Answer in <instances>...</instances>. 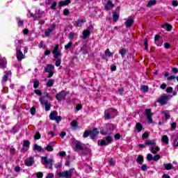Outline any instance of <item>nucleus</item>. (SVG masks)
<instances>
[{
  "label": "nucleus",
  "mask_w": 178,
  "mask_h": 178,
  "mask_svg": "<svg viewBox=\"0 0 178 178\" xmlns=\"http://www.w3.org/2000/svg\"><path fill=\"white\" fill-rule=\"evenodd\" d=\"M15 43L17 49V59L20 62L24 59V55L23 52L20 51V45L23 44V40H17L15 41Z\"/></svg>",
  "instance_id": "f257e3e1"
},
{
  "label": "nucleus",
  "mask_w": 178,
  "mask_h": 178,
  "mask_svg": "<svg viewBox=\"0 0 178 178\" xmlns=\"http://www.w3.org/2000/svg\"><path fill=\"white\" fill-rule=\"evenodd\" d=\"M115 131V124H106L104 128L100 131L102 136H106V134H111L112 131Z\"/></svg>",
  "instance_id": "f03ea898"
},
{
  "label": "nucleus",
  "mask_w": 178,
  "mask_h": 178,
  "mask_svg": "<svg viewBox=\"0 0 178 178\" xmlns=\"http://www.w3.org/2000/svg\"><path fill=\"white\" fill-rule=\"evenodd\" d=\"M118 115V111L115 108H108L104 111V119H113Z\"/></svg>",
  "instance_id": "7ed1b4c3"
},
{
  "label": "nucleus",
  "mask_w": 178,
  "mask_h": 178,
  "mask_svg": "<svg viewBox=\"0 0 178 178\" xmlns=\"http://www.w3.org/2000/svg\"><path fill=\"white\" fill-rule=\"evenodd\" d=\"M41 159L42 165H46L47 169H52V166H54V160L52 159H48L47 156H42Z\"/></svg>",
  "instance_id": "20e7f679"
},
{
  "label": "nucleus",
  "mask_w": 178,
  "mask_h": 178,
  "mask_svg": "<svg viewBox=\"0 0 178 178\" xmlns=\"http://www.w3.org/2000/svg\"><path fill=\"white\" fill-rule=\"evenodd\" d=\"M112 141H113V138H112L111 136H108L105 138V139L99 140L97 144L101 147H104L105 145H109Z\"/></svg>",
  "instance_id": "39448f33"
},
{
  "label": "nucleus",
  "mask_w": 178,
  "mask_h": 178,
  "mask_svg": "<svg viewBox=\"0 0 178 178\" xmlns=\"http://www.w3.org/2000/svg\"><path fill=\"white\" fill-rule=\"evenodd\" d=\"M73 172H74V168H71L67 171L58 172V175L59 177L72 178V173H73Z\"/></svg>",
  "instance_id": "423d86ee"
},
{
  "label": "nucleus",
  "mask_w": 178,
  "mask_h": 178,
  "mask_svg": "<svg viewBox=\"0 0 178 178\" xmlns=\"http://www.w3.org/2000/svg\"><path fill=\"white\" fill-rule=\"evenodd\" d=\"M49 118L51 120H55L56 123H59L62 120L60 116H58V111H54L49 114Z\"/></svg>",
  "instance_id": "0eeeda50"
},
{
  "label": "nucleus",
  "mask_w": 178,
  "mask_h": 178,
  "mask_svg": "<svg viewBox=\"0 0 178 178\" xmlns=\"http://www.w3.org/2000/svg\"><path fill=\"white\" fill-rule=\"evenodd\" d=\"M169 101V95L166 94H163L157 100V102H159L161 105H166Z\"/></svg>",
  "instance_id": "6e6552de"
},
{
  "label": "nucleus",
  "mask_w": 178,
  "mask_h": 178,
  "mask_svg": "<svg viewBox=\"0 0 178 178\" xmlns=\"http://www.w3.org/2000/svg\"><path fill=\"white\" fill-rule=\"evenodd\" d=\"M40 102L42 105H44L46 112L51 109V104L48 103L47 100L44 99V98H40Z\"/></svg>",
  "instance_id": "1a4fd4ad"
},
{
  "label": "nucleus",
  "mask_w": 178,
  "mask_h": 178,
  "mask_svg": "<svg viewBox=\"0 0 178 178\" xmlns=\"http://www.w3.org/2000/svg\"><path fill=\"white\" fill-rule=\"evenodd\" d=\"M56 98L58 101H63V99H65V98H66V92H65V90H63V91L58 92L56 95Z\"/></svg>",
  "instance_id": "9d476101"
},
{
  "label": "nucleus",
  "mask_w": 178,
  "mask_h": 178,
  "mask_svg": "<svg viewBox=\"0 0 178 178\" xmlns=\"http://www.w3.org/2000/svg\"><path fill=\"white\" fill-rule=\"evenodd\" d=\"M99 134V131H98V129L95 128L92 130H90V138L92 140H95L97 137H98V135Z\"/></svg>",
  "instance_id": "9b49d317"
},
{
  "label": "nucleus",
  "mask_w": 178,
  "mask_h": 178,
  "mask_svg": "<svg viewBox=\"0 0 178 178\" xmlns=\"http://www.w3.org/2000/svg\"><path fill=\"white\" fill-rule=\"evenodd\" d=\"M55 29H56V24H53L51 26V28H48L45 32H44V35H46V37H49V35H51V33H52V31H54V30H55Z\"/></svg>",
  "instance_id": "f8f14e48"
},
{
  "label": "nucleus",
  "mask_w": 178,
  "mask_h": 178,
  "mask_svg": "<svg viewBox=\"0 0 178 178\" xmlns=\"http://www.w3.org/2000/svg\"><path fill=\"white\" fill-rule=\"evenodd\" d=\"M145 113L147 118L148 123H152V113H151L150 109H146Z\"/></svg>",
  "instance_id": "ddd939ff"
},
{
  "label": "nucleus",
  "mask_w": 178,
  "mask_h": 178,
  "mask_svg": "<svg viewBox=\"0 0 178 178\" xmlns=\"http://www.w3.org/2000/svg\"><path fill=\"white\" fill-rule=\"evenodd\" d=\"M145 145H148L149 147H155L156 145V142L154 140H146L145 141Z\"/></svg>",
  "instance_id": "4468645a"
},
{
  "label": "nucleus",
  "mask_w": 178,
  "mask_h": 178,
  "mask_svg": "<svg viewBox=\"0 0 178 178\" xmlns=\"http://www.w3.org/2000/svg\"><path fill=\"white\" fill-rule=\"evenodd\" d=\"M34 163V157H29L25 161L26 166H33Z\"/></svg>",
  "instance_id": "2eb2a0df"
},
{
  "label": "nucleus",
  "mask_w": 178,
  "mask_h": 178,
  "mask_svg": "<svg viewBox=\"0 0 178 178\" xmlns=\"http://www.w3.org/2000/svg\"><path fill=\"white\" fill-rule=\"evenodd\" d=\"M113 6H115V5L113 3H112V1L108 0L104 6V8L106 10H109L112 9V8H113Z\"/></svg>",
  "instance_id": "dca6fc26"
},
{
  "label": "nucleus",
  "mask_w": 178,
  "mask_h": 178,
  "mask_svg": "<svg viewBox=\"0 0 178 178\" xmlns=\"http://www.w3.org/2000/svg\"><path fill=\"white\" fill-rule=\"evenodd\" d=\"M6 67V58L0 56V68L3 69Z\"/></svg>",
  "instance_id": "f3484780"
},
{
  "label": "nucleus",
  "mask_w": 178,
  "mask_h": 178,
  "mask_svg": "<svg viewBox=\"0 0 178 178\" xmlns=\"http://www.w3.org/2000/svg\"><path fill=\"white\" fill-rule=\"evenodd\" d=\"M161 36L159 35H156L154 37L155 44L158 45V47H161L162 45V42L159 41Z\"/></svg>",
  "instance_id": "a211bd4d"
},
{
  "label": "nucleus",
  "mask_w": 178,
  "mask_h": 178,
  "mask_svg": "<svg viewBox=\"0 0 178 178\" xmlns=\"http://www.w3.org/2000/svg\"><path fill=\"white\" fill-rule=\"evenodd\" d=\"M134 23V19H128L125 22V26L127 28L131 27L133 26V24Z\"/></svg>",
  "instance_id": "6ab92c4d"
},
{
  "label": "nucleus",
  "mask_w": 178,
  "mask_h": 178,
  "mask_svg": "<svg viewBox=\"0 0 178 178\" xmlns=\"http://www.w3.org/2000/svg\"><path fill=\"white\" fill-rule=\"evenodd\" d=\"M149 150L152 154H155L158 153V151H159V147L155 145L154 147H151Z\"/></svg>",
  "instance_id": "aec40b11"
},
{
  "label": "nucleus",
  "mask_w": 178,
  "mask_h": 178,
  "mask_svg": "<svg viewBox=\"0 0 178 178\" xmlns=\"http://www.w3.org/2000/svg\"><path fill=\"white\" fill-rule=\"evenodd\" d=\"M55 67L52 65H47V67L44 68V72H46L47 73H51V72H52V70H54Z\"/></svg>",
  "instance_id": "412c9836"
},
{
  "label": "nucleus",
  "mask_w": 178,
  "mask_h": 178,
  "mask_svg": "<svg viewBox=\"0 0 178 178\" xmlns=\"http://www.w3.org/2000/svg\"><path fill=\"white\" fill-rule=\"evenodd\" d=\"M69 3H70V0H65L64 1H59L58 2V5L59 6L62 7V6H67Z\"/></svg>",
  "instance_id": "4be33fe9"
},
{
  "label": "nucleus",
  "mask_w": 178,
  "mask_h": 178,
  "mask_svg": "<svg viewBox=\"0 0 178 178\" xmlns=\"http://www.w3.org/2000/svg\"><path fill=\"white\" fill-rule=\"evenodd\" d=\"M140 91H143V92H148L149 88L147 85H143L140 86Z\"/></svg>",
  "instance_id": "5701e85b"
},
{
  "label": "nucleus",
  "mask_w": 178,
  "mask_h": 178,
  "mask_svg": "<svg viewBox=\"0 0 178 178\" xmlns=\"http://www.w3.org/2000/svg\"><path fill=\"white\" fill-rule=\"evenodd\" d=\"M163 166L165 167V170H172L173 165L172 163H164Z\"/></svg>",
  "instance_id": "b1692460"
},
{
  "label": "nucleus",
  "mask_w": 178,
  "mask_h": 178,
  "mask_svg": "<svg viewBox=\"0 0 178 178\" xmlns=\"http://www.w3.org/2000/svg\"><path fill=\"white\" fill-rule=\"evenodd\" d=\"M119 54H120L122 58H124V56H126V54H127V49H121L119 50Z\"/></svg>",
  "instance_id": "393cba45"
},
{
  "label": "nucleus",
  "mask_w": 178,
  "mask_h": 178,
  "mask_svg": "<svg viewBox=\"0 0 178 178\" xmlns=\"http://www.w3.org/2000/svg\"><path fill=\"white\" fill-rule=\"evenodd\" d=\"M90 34V31H88V30H84V31H83V36H82V38H83L84 40H86V38H87V37H89Z\"/></svg>",
  "instance_id": "a878e982"
},
{
  "label": "nucleus",
  "mask_w": 178,
  "mask_h": 178,
  "mask_svg": "<svg viewBox=\"0 0 178 178\" xmlns=\"http://www.w3.org/2000/svg\"><path fill=\"white\" fill-rule=\"evenodd\" d=\"M154 5H156V1L150 0L147 4V8H151V6H154Z\"/></svg>",
  "instance_id": "bb28decb"
},
{
  "label": "nucleus",
  "mask_w": 178,
  "mask_h": 178,
  "mask_svg": "<svg viewBox=\"0 0 178 178\" xmlns=\"http://www.w3.org/2000/svg\"><path fill=\"white\" fill-rule=\"evenodd\" d=\"M136 129L138 130V133L143 130V124L140 122H137L136 124Z\"/></svg>",
  "instance_id": "cd10ccee"
},
{
  "label": "nucleus",
  "mask_w": 178,
  "mask_h": 178,
  "mask_svg": "<svg viewBox=\"0 0 178 178\" xmlns=\"http://www.w3.org/2000/svg\"><path fill=\"white\" fill-rule=\"evenodd\" d=\"M137 162L140 165H143V162H144V156H143L141 155L138 156Z\"/></svg>",
  "instance_id": "c85d7f7f"
},
{
  "label": "nucleus",
  "mask_w": 178,
  "mask_h": 178,
  "mask_svg": "<svg viewBox=\"0 0 178 178\" xmlns=\"http://www.w3.org/2000/svg\"><path fill=\"white\" fill-rule=\"evenodd\" d=\"M40 87V81L37 79L33 80V88L37 89Z\"/></svg>",
  "instance_id": "c756f323"
},
{
  "label": "nucleus",
  "mask_w": 178,
  "mask_h": 178,
  "mask_svg": "<svg viewBox=\"0 0 178 178\" xmlns=\"http://www.w3.org/2000/svg\"><path fill=\"white\" fill-rule=\"evenodd\" d=\"M33 149L34 151H38L39 152H41V151H42V147L37 144H35Z\"/></svg>",
  "instance_id": "7c9ffc66"
},
{
  "label": "nucleus",
  "mask_w": 178,
  "mask_h": 178,
  "mask_svg": "<svg viewBox=\"0 0 178 178\" xmlns=\"http://www.w3.org/2000/svg\"><path fill=\"white\" fill-rule=\"evenodd\" d=\"M104 54L106 56H108V58H111V56H113V53L111 52L109 49H106V51H104Z\"/></svg>",
  "instance_id": "2f4dec72"
},
{
  "label": "nucleus",
  "mask_w": 178,
  "mask_h": 178,
  "mask_svg": "<svg viewBox=\"0 0 178 178\" xmlns=\"http://www.w3.org/2000/svg\"><path fill=\"white\" fill-rule=\"evenodd\" d=\"M162 141L163 143H164V144H169V138L168 137V136L166 135L163 136Z\"/></svg>",
  "instance_id": "473e14b6"
},
{
  "label": "nucleus",
  "mask_w": 178,
  "mask_h": 178,
  "mask_svg": "<svg viewBox=\"0 0 178 178\" xmlns=\"http://www.w3.org/2000/svg\"><path fill=\"white\" fill-rule=\"evenodd\" d=\"M163 29H165V30L167 31H170L172 30V25L169 24H165L163 26Z\"/></svg>",
  "instance_id": "72a5a7b5"
},
{
  "label": "nucleus",
  "mask_w": 178,
  "mask_h": 178,
  "mask_svg": "<svg viewBox=\"0 0 178 178\" xmlns=\"http://www.w3.org/2000/svg\"><path fill=\"white\" fill-rule=\"evenodd\" d=\"M75 148H76V149H79V151H83V146L81 145V143H76Z\"/></svg>",
  "instance_id": "f704fd0d"
},
{
  "label": "nucleus",
  "mask_w": 178,
  "mask_h": 178,
  "mask_svg": "<svg viewBox=\"0 0 178 178\" xmlns=\"http://www.w3.org/2000/svg\"><path fill=\"white\" fill-rule=\"evenodd\" d=\"M54 83H55V81H54V79H49L46 85L47 86V87H52V86H54Z\"/></svg>",
  "instance_id": "c9c22d12"
},
{
  "label": "nucleus",
  "mask_w": 178,
  "mask_h": 178,
  "mask_svg": "<svg viewBox=\"0 0 178 178\" xmlns=\"http://www.w3.org/2000/svg\"><path fill=\"white\" fill-rule=\"evenodd\" d=\"M163 115H164V118L165 120H168V119H170V114L166 111H163L162 112Z\"/></svg>",
  "instance_id": "e433bc0d"
},
{
  "label": "nucleus",
  "mask_w": 178,
  "mask_h": 178,
  "mask_svg": "<svg viewBox=\"0 0 178 178\" xmlns=\"http://www.w3.org/2000/svg\"><path fill=\"white\" fill-rule=\"evenodd\" d=\"M46 151L48 152H52L54 151V147L51 145H47L45 148Z\"/></svg>",
  "instance_id": "4c0bfd02"
},
{
  "label": "nucleus",
  "mask_w": 178,
  "mask_h": 178,
  "mask_svg": "<svg viewBox=\"0 0 178 178\" xmlns=\"http://www.w3.org/2000/svg\"><path fill=\"white\" fill-rule=\"evenodd\" d=\"M113 19L114 20V22H117L119 20V15H118V13H113Z\"/></svg>",
  "instance_id": "58836bf2"
},
{
  "label": "nucleus",
  "mask_w": 178,
  "mask_h": 178,
  "mask_svg": "<svg viewBox=\"0 0 178 178\" xmlns=\"http://www.w3.org/2000/svg\"><path fill=\"white\" fill-rule=\"evenodd\" d=\"M72 45H73V42H68V44L65 45V49H66V50L70 49L72 48Z\"/></svg>",
  "instance_id": "ea45409f"
},
{
  "label": "nucleus",
  "mask_w": 178,
  "mask_h": 178,
  "mask_svg": "<svg viewBox=\"0 0 178 178\" xmlns=\"http://www.w3.org/2000/svg\"><path fill=\"white\" fill-rule=\"evenodd\" d=\"M88 136H90V131L86 130L84 131L83 137L84 138H87V137H88Z\"/></svg>",
  "instance_id": "a19ab883"
},
{
  "label": "nucleus",
  "mask_w": 178,
  "mask_h": 178,
  "mask_svg": "<svg viewBox=\"0 0 178 178\" xmlns=\"http://www.w3.org/2000/svg\"><path fill=\"white\" fill-rule=\"evenodd\" d=\"M53 55H54V58H55L56 59L60 56V52L59 51H53Z\"/></svg>",
  "instance_id": "79ce46f5"
},
{
  "label": "nucleus",
  "mask_w": 178,
  "mask_h": 178,
  "mask_svg": "<svg viewBox=\"0 0 178 178\" xmlns=\"http://www.w3.org/2000/svg\"><path fill=\"white\" fill-rule=\"evenodd\" d=\"M39 48H43V49H47V45L44 44V42L42 41L39 44Z\"/></svg>",
  "instance_id": "37998d69"
},
{
  "label": "nucleus",
  "mask_w": 178,
  "mask_h": 178,
  "mask_svg": "<svg viewBox=\"0 0 178 178\" xmlns=\"http://www.w3.org/2000/svg\"><path fill=\"white\" fill-rule=\"evenodd\" d=\"M71 126L72 127H73L74 129H76L77 127V121L76 120H73L71 122Z\"/></svg>",
  "instance_id": "c03bdc74"
},
{
  "label": "nucleus",
  "mask_w": 178,
  "mask_h": 178,
  "mask_svg": "<svg viewBox=\"0 0 178 178\" xmlns=\"http://www.w3.org/2000/svg\"><path fill=\"white\" fill-rule=\"evenodd\" d=\"M41 17H42L41 14L40 13H36L34 17V20H38V19H41Z\"/></svg>",
  "instance_id": "a18cd8bd"
},
{
  "label": "nucleus",
  "mask_w": 178,
  "mask_h": 178,
  "mask_svg": "<svg viewBox=\"0 0 178 178\" xmlns=\"http://www.w3.org/2000/svg\"><path fill=\"white\" fill-rule=\"evenodd\" d=\"M63 15L64 16H69V15H70V11H69V9H64L63 10Z\"/></svg>",
  "instance_id": "49530a36"
},
{
  "label": "nucleus",
  "mask_w": 178,
  "mask_h": 178,
  "mask_svg": "<svg viewBox=\"0 0 178 178\" xmlns=\"http://www.w3.org/2000/svg\"><path fill=\"white\" fill-rule=\"evenodd\" d=\"M161 159V155L159 154H156L154 157H153V161H155L156 162L159 161V159Z\"/></svg>",
  "instance_id": "de8ad7c7"
},
{
  "label": "nucleus",
  "mask_w": 178,
  "mask_h": 178,
  "mask_svg": "<svg viewBox=\"0 0 178 178\" xmlns=\"http://www.w3.org/2000/svg\"><path fill=\"white\" fill-rule=\"evenodd\" d=\"M34 138L35 140H40V138H41V134H40V132H37L35 134Z\"/></svg>",
  "instance_id": "09e8293b"
},
{
  "label": "nucleus",
  "mask_w": 178,
  "mask_h": 178,
  "mask_svg": "<svg viewBox=\"0 0 178 178\" xmlns=\"http://www.w3.org/2000/svg\"><path fill=\"white\" fill-rule=\"evenodd\" d=\"M23 147H30V141L29 140H24V144H23Z\"/></svg>",
  "instance_id": "8fccbe9b"
},
{
  "label": "nucleus",
  "mask_w": 178,
  "mask_h": 178,
  "mask_svg": "<svg viewBox=\"0 0 178 178\" xmlns=\"http://www.w3.org/2000/svg\"><path fill=\"white\" fill-rule=\"evenodd\" d=\"M34 92L36 95H42V92L38 89H35Z\"/></svg>",
  "instance_id": "3c124183"
},
{
  "label": "nucleus",
  "mask_w": 178,
  "mask_h": 178,
  "mask_svg": "<svg viewBox=\"0 0 178 178\" xmlns=\"http://www.w3.org/2000/svg\"><path fill=\"white\" fill-rule=\"evenodd\" d=\"M144 46L145 49H146V51H148V41L147 40V39L144 40Z\"/></svg>",
  "instance_id": "603ef678"
},
{
  "label": "nucleus",
  "mask_w": 178,
  "mask_h": 178,
  "mask_svg": "<svg viewBox=\"0 0 178 178\" xmlns=\"http://www.w3.org/2000/svg\"><path fill=\"white\" fill-rule=\"evenodd\" d=\"M8 75H4L2 78L1 82L6 83L8 81Z\"/></svg>",
  "instance_id": "864d4df0"
},
{
  "label": "nucleus",
  "mask_w": 178,
  "mask_h": 178,
  "mask_svg": "<svg viewBox=\"0 0 178 178\" xmlns=\"http://www.w3.org/2000/svg\"><path fill=\"white\" fill-rule=\"evenodd\" d=\"M176 127H177V124L176 122H172L171 124V129L172 130H176Z\"/></svg>",
  "instance_id": "5fc2aeb1"
},
{
  "label": "nucleus",
  "mask_w": 178,
  "mask_h": 178,
  "mask_svg": "<svg viewBox=\"0 0 178 178\" xmlns=\"http://www.w3.org/2000/svg\"><path fill=\"white\" fill-rule=\"evenodd\" d=\"M166 92H168V94L173 92V88L172 87L167 88Z\"/></svg>",
  "instance_id": "6e6d98bb"
},
{
  "label": "nucleus",
  "mask_w": 178,
  "mask_h": 178,
  "mask_svg": "<svg viewBox=\"0 0 178 178\" xmlns=\"http://www.w3.org/2000/svg\"><path fill=\"white\" fill-rule=\"evenodd\" d=\"M58 5V3L56 2H54L51 6V9H52L53 10L56 9V6Z\"/></svg>",
  "instance_id": "4d7b16f0"
},
{
  "label": "nucleus",
  "mask_w": 178,
  "mask_h": 178,
  "mask_svg": "<svg viewBox=\"0 0 178 178\" xmlns=\"http://www.w3.org/2000/svg\"><path fill=\"white\" fill-rule=\"evenodd\" d=\"M153 156H152V154H147V161H152V159H153Z\"/></svg>",
  "instance_id": "13d9d810"
},
{
  "label": "nucleus",
  "mask_w": 178,
  "mask_h": 178,
  "mask_svg": "<svg viewBox=\"0 0 178 178\" xmlns=\"http://www.w3.org/2000/svg\"><path fill=\"white\" fill-rule=\"evenodd\" d=\"M31 115H32V116H34V115H35V107H32L31 108Z\"/></svg>",
  "instance_id": "bf43d9fd"
},
{
  "label": "nucleus",
  "mask_w": 178,
  "mask_h": 178,
  "mask_svg": "<svg viewBox=\"0 0 178 178\" xmlns=\"http://www.w3.org/2000/svg\"><path fill=\"white\" fill-rule=\"evenodd\" d=\"M74 35H76V33L71 32L69 35L70 40H73V38H74Z\"/></svg>",
  "instance_id": "052dcab7"
},
{
  "label": "nucleus",
  "mask_w": 178,
  "mask_h": 178,
  "mask_svg": "<svg viewBox=\"0 0 178 178\" xmlns=\"http://www.w3.org/2000/svg\"><path fill=\"white\" fill-rule=\"evenodd\" d=\"M54 177H55V175H54V173L52 172L47 174V176L46 177V178H54Z\"/></svg>",
  "instance_id": "680f3d73"
},
{
  "label": "nucleus",
  "mask_w": 178,
  "mask_h": 178,
  "mask_svg": "<svg viewBox=\"0 0 178 178\" xmlns=\"http://www.w3.org/2000/svg\"><path fill=\"white\" fill-rule=\"evenodd\" d=\"M43 176H44V174H42V172H38V173L36 174V177H37L38 178H42Z\"/></svg>",
  "instance_id": "e2e57ef3"
},
{
  "label": "nucleus",
  "mask_w": 178,
  "mask_h": 178,
  "mask_svg": "<svg viewBox=\"0 0 178 178\" xmlns=\"http://www.w3.org/2000/svg\"><path fill=\"white\" fill-rule=\"evenodd\" d=\"M109 165L110 166H115V161H113V159L109 160Z\"/></svg>",
  "instance_id": "0e129e2a"
},
{
  "label": "nucleus",
  "mask_w": 178,
  "mask_h": 178,
  "mask_svg": "<svg viewBox=\"0 0 178 178\" xmlns=\"http://www.w3.org/2000/svg\"><path fill=\"white\" fill-rule=\"evenodd\" d=\"M149 137V134H148V132H145L143 134V138H148Z\"/></svg>",
  "instance_id": "69168bd1"
},
{
  "label": "nucleus",
  "mask_w": 178,
  "mask_h": 178,
  "mask_svg": "<svg viewBox=\"0 0 178 178\" xmlns=\"http://www.w3.org/2000/svg\"><path fill=\"white\" fill-rule=\"evenodd\" d=\"M175 79H176V76L174 75H171L167 78V80L169 81L170 80H175Z\"/></svg>",
  "instance_id": "338daca9"
},
{
  "label": "nucleus",
  "mask_w": 178,
  "mask_h": 178,
  "mask_svg": "<svg viewBox=\"0 0 178 178\" xmlns=\"http://www.w3.org/2000/svg\"><path fill=\"white\" fill-rule=\"evenodd\" d=\"M164 47L165 48V49H169V48H170V44L169 43H164Z\"/></svg>",
  "instance_id": "774afa93"
}]
</instances>
